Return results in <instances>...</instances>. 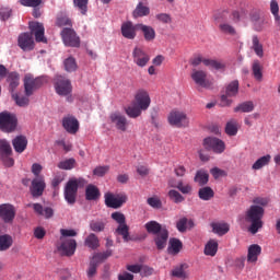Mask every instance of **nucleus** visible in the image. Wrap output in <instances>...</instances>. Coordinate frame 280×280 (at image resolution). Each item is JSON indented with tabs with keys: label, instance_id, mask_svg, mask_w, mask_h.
Wrapping results in <instances>:
<instances>
[{
	"label": "nucleus",
	"instance_id": "obj_16",
	"mask_svg": "<svg viewBox=\"0 0 280 280\" xmlns=\"http://www.w3.org/2000/svg\"><path fill=\"white\" fill-rule=\"evenodd\" d=\"M16 217V209L10 203L0 205V218L5 224H12Z\"/></svg>",
	"mask_w": 280,
	"mask_h": 280
},
{
	"label": "nucleus",
	"instance_id": "obj_23",
	"mask_svg": "<svg viewBox=\"0 0 280 280\" xmlns=\"http://www.w3.org/2000/svg\"><path fill=\"white\" fill-rule=\"evenodd\" d=\"M261 255V246L258 244H252L247 248V264L255 266L259 261V256Z\"/></svg>",
	"mask_w": 280,
	"mask_h": 280
},
{
	"label": "nucleus",
	"instance_id": "obj_62",
	"mask_svg": "<svg viewBox=\"0 0 280 280\" xmlns=\"http://www.w3.org/2000/svg\"><path fill=\"white\" fill-rule=\"evenodd\" d=\"M244 16H246V11L244 10H234L232 12V21H234V23H238V21Z\"/></svg>",
	"mask_w": 280,
	"mask_h": 280
},
{
	"label": "nucleus",
	"instance_id": "obj_21",
	"mask_svg": "<svg viewBox=\"0 0 280 280\" xmlns=\"http://www.w3.org/2000/svg\"><path fill=\"white\" fill-rule=\"evenodd\" d=\"M137 30H139V24L135 25L130 21L122 23L120 27L121 35L128 40L137 38Z\"/></svg>",
	"mask_w": 280,
	"mask_h": 280
},
{
	"label": "nucleus",
	"instance_id": "obj_45",
	"mask_svg": "<svg viewBox=\"0 0 280 280\" xmlns=\"http://www.w3.org/2000/svg\"><path fill=\"white\" fill-rule=\"evenodd\" d=\"M198 196L200 200H209L210 198H213L214 192L211 187H203L199 189Z\"/></svg>",
	"mask_w": 280,
	"mask_h": 280
},
{
	"label": "nucleus",
	"instance_id": "obj_32",
	"mask_svg": "<svg viewBox=\"0 0 280 280\" xmlns=\"http://www.w3.org/2000/svg\"><path fill=\"white\" fill-rule=\"evenodd\" d=\"M183 249V242L177 238H171L168 243V253L170 255H178Z\"/></svg>",
	"mask_w": 280,
	"mask_h": 280
},
{
	"label": "nucleus",
	"instance_id": "obj_60",
	"mask_svg": "<svg viewBox=\"0 0 280 280\" xmlns=\"http://www.w3.org/2000/svg\"><path fill=\"white\" fill-rule=\"evenodd\" d=\"M155 19H158L160 23H166V25H170V23H172V15H170L168 13H160L155 15Z\"/></svg>",
	"mask_w": 280,
	"mask_h": 280
},
{
	"label": "nucleus",
	"instance_id": "obj_33",
	"mask_svg": "<svg viewBox=\"0 0 280 280\" xmlns=\"http://www.w3.org/2000/svg\"><path fill=\"white\" fill-rule=\"evenodd\" d=\"M252 49L255 51L258 58H264V45L259 42V37L254 35L252 37Z\"/></svg>",
	"mask_w": 280,
	"mask_h": 280
},
{
	"label": "nucleus",
	"instance_id": "obj_22",
	"mask_svg": "<svg viewBox=\"0 0 280 280\" xmlns=\"http://www.w3.org/2000/svg\"><path fill=\"white\" fill-rule=\"evenodd\" d=\"M62 126L69 135H75L80 130V121L73 116H66L62 119Z\"/></svg>",
	"mask_w": 280,
	"mask_h": 280
},
{
	"label": "nucleus",
	"instance_id": "obj_50",
	"mask_svg": "<svg viewBox=\"0 0 280 280\" xmlns=\"http://www.w3.org/2000/svg\"><path fill=\"white\" fill-rule=\"evenodd\" d=\"M0 154L1 156L12 154V147L8 140H0Z\"/></svg>",
	"mask_w": 280,
	"mask_h": 280
},
{
	"label": "nucleus",
	"instance_id": "obj_12",
	"mask_svg": "<svg viewBox=\"0 0 280 280\" xmlns=\"http://www.w3.org/2000/svg\"><path fill=\"white\" fill-rule=\"evenodd\" d=\"M55 91L57 95L61 97H67V95H71V91H73V86H71V81H69L65 77H57L55 80Z\"/></svg>",
	"mask_w": 280,
	"mask_h": 280
},
{
	"label": "nucleus",
	"instance_id": "obj_14",
	"mask_svg": "<svg viewBox=\"0 0 280 280\" xmlns=\"http://www.w3.org/2000/svg\"><path fill=\"white\" fill-rule=\"evenodd\" d=\"M152 104V98L150 97V92L148 90H138L135 94V105L139 106L143 110H148Z\"/></svg>",
	"mask_w": 280,
	"mask_h": 280
},
{
	"label": "nucleus",
	"instance_id": "obj_57",
	"mask_svg": "<svg viewBox=\"0 0 280 280\" xmlns=\"http://www.w3.org/2000/svg\"><path fill=\"white\" fill-rule=\"evenodd\" d=\"M147 202L149 207H152L153 209H161V207L163 206L159 197L148 198Z\"/></svg>",
	"mask_w": 280,
	"mask_h": 280
},
{
	"label": "nucleus",
	"instance_id": "obj_1",
	"mask_svg": "<svg viewBox=\"0 0 280 280\" xmlns=\"http://www.w3.org/2000/svg\"><path fill=\"white\" fill-rule=\"evenodd\" d=\"M31 33H22L18 38V45L23 51H32L34 49V34L36 43H47L45 37V26L39 22H31L28 24Z\"/></svg>",
	"mask_w": 280,
	"mask_h": 280
},
{
	"label": "nucleus",
	"instance_id": "obj_9",
	"mask_svg": "<svg viewBox=\"0 0 280 280\" xmlns=\"http://www.w3.org/2000/svg\"><path fill=\"white\" fill-rule=\"evenodd\" d=\"M60 35L66 47H80V36L73 28L63 27Z\"/></svg>",
	"mask_w": 280,
	"mask_h": 280
},
{
	"label": "nucleus",
	"instance_id": "obj_51",
	"mask_svg": "<svg viewBox=\"0 0 280 280\" xmlns=\"http://www.w3.org/2000/svg\"><path fill=\"white\" fill-rule=\"evenodd\" d=\"M74 8L81 11V14H86L89 10V0H73Z\"/></svg>",
	"mask_w": 280,
	"mask_h": 280
},
{
	"label": "nucleus",
	"instance_id": "obj_29",
	"mask_svg": "<svg viewBox=\"0 0 280 280\" xmlns=\"http://www.w3.org/2000/svg\"><path fill=\"white\" fill-rule=\"evenodd\" d=\"M32 207L37 215H43L44 218H51L54 215V209L49 207L43 208L40 203H33Z\"/></svg>",
	"mask_w": 280,
	"mask_h": 280
},
{
	"label": "nucleus",
	"instance_id": "obj_13",
	"mask_svg": "<svg viewBox=\"0 0 280 280\" xmlns=\"http://www.w3.org/2000/svg\"><path fill=\"white\" fill-rule=\"evenodd\" d=\"M108 257H110V252L97 253L92 257L90 267L88 269L89 279H93V277H95V273L97 272V266H100V264H102V261L105 259H108Z\"/></svg>",
	"mask_w": 280,
	"mask_h": 280
},
{
	"label": "nucleus",
	"instance_id": "obj_17",
	"mask_svg": "<svg viewBox=\"0 0 280 280\" xmlns=\"http://www.w3.org/2000/svg\"><path fill=\"white\" fill-rule=\"evenodd\" d=\"M132 58L135 65L137 67H147L148 62H150V55L143 50V48L136 46L132 50Z\"/></svg>",
	"mask_w": 280,
	"mask_h": 280
},
{
	"label": "nucleus",
	"instance_id": "obj_59",
	"mask_svg": "<svg viewBox=\"0 0 280 280\" xmlns=\"http://www.w3.org/2000/svg\"><path fill=\"white\" fill-rule=\"evenodd\" d=\"M62 180H65V173H57L52 178L51 186L56 189V187H58Z\"/></svg>",
	"mask_w": 280,
	"mask_h": 280
},
{
	"label": "nucleus",
	"instance_id": "obj_37",
	"mask_svg": "<svg viewBox=\"0 0 280 280\" xmlns=\"http://www.w3.org/2000/svg\"><path fill=\"white\" fill-rule=\"evenodd\" d=\"M194 180L200 186L207 185L209 183V172L206 170L197 171Z\"/></svg>",
	"mask_w": 280,
	"mask_h": 280
},
{
	"label": "nucleus",
	"instance_id": "obj_43",
	"mask_svg": "<svg viewBox=\"0 0 280 280\" xmlns=\"http://www.w3.org/2000/svg\"><path fill=\"white\" fill-rule=\"evenodd\" d=\"M12 236L4 234L0 235V250H8L12 246Z\"/></svg>",
	"mask_w": 280,
	"mask_h": 280
},
{
	"label": "nucleus",
	"instance_id": "obj_49",
	"mask_svg": "<svg viewBox=\"0 0 280 280\" xmlns=\"http://www.w3.org/2000/svg\"><path fill=\"white\" fill-rule=\"evenodd\" d=\"M56 25L57 27H71L73 23L71 22V19H69V16L60 15L57 18Z\"/></svg>",
	"mask_w": 280,
	"mask_h": 280
},
{
	"label": "nucleus",
	"instance_id": "obj_39",
	"mask_svg": "<svg viewBox=\"0 0 280 280\" xmlns=\"http://www.w3.org/2000/svg\"><path fill=\"white\" fill-rule=\"evenodd\" d=\"M126 115L130 117L131 119H137V117H141V113H143V109H141L140 106H129L125 108Z\"/></svg>",
	"mask_w": 280,
	"mask_h": 280
},
{
	"label": "nucleus",
	"instance_id": "obj_25",
	"mask_svg": "<svg viewBox=\"0 0 280 280\" xmlns=\"http://www.w3.org/2000/svg\"><path fill=\"white\" fill-rule=\"evenodd\" d=\"M12 145L19 154H23L27 149V138L25 136H18L12 140Z\"/></svg>",
	"mask_w": 280,
	"mask_h": 280
},
{
	"label": "nucleus",
	"instance_id": "obj_47",
	"mask_svg": "<svg viewBox=\"0 0 280 280\" xmlns=\"http://www.w3.org/2000/svg\"><path fill=\"white\" fill-rule=\"evenodd\" d=\"M225 132L229 137H235V135H237V120L228 121Z\"/></svg>",
	"mask_w": 280,
	"mask_h": 280
},
{
	"label": "nucleus",
	"instance_id": "obj_6",
	"mask_svg": "<svg viewBox=\"0 0 280 280\" xmlns=\"http://www.w3.org/2000/svg\"><path fill=\"white\" fill-rule=\"evenodd\" d=\"M18 124L19 119H16V115L8 112L0 113V130L2 132H14Z\"/></svg>",
	"mask_w": 280,
	"mask_h": 280
},
{
	"label": "nucleus",
	"instance_id": "obj_34",
	"mask_svg": "<svg viewBox=\"0 0 280 280\" xmlns=\"http://www.w3.org/2000/svg\"><path fill=\"white\" fill-rule=\"evenodd\" d=\"M211 229L217 235H226V232L230 231L229 223L222 222L211 223Z\"/></svg>",
	"mask_w": 280,
	"mask_h": 280
},
{
	"label": "nucleus",
	"instance_id": "obj_15",
	"mask_svg": "<svg viewBox=\"0 0 280 280\" xmlns=\"http://www.w3.org/2000/svg\"><path fill=\"white\" fill-rule=\"evenodd\" d=\"M109 121L120 132H126V130H128V118H126L121 112H113L109 115Z\"/></svg>",
	"mask_w": 280,
	"mask_h": 280
},
{
	"label": "nucleus",
	"instance_id": "obj_31",
	"mask_svg": "<svg viewBox=\"0 0 280 280\" xmlns=\"http://www.w3.org/2000/svg\"><path fill=\"white\" fill-rule=\"evenodd\" d=\"M100 188L97 186L90 184L85 188V198L86 200H97L100 198Z\"/></svg>",
	"mask_w": 280,
	"mask_h": 280
},
{
	"label": "nucleus",
	"instance_id": "obj_38",
	"mask_svg": "<svg viewBox=\"0 0 280 280\" xmlns=\"http://www.w3.org/2000/svg\"><path fill=\"white\" fill-rule=\"evenodd\" d=\"M218 253V241L210 240L205 246V255L209 257H215Z\"/></svg>",
	"mask_w": 280,
	"mask_h": 280
},
{
	"label": "nucleus",
	"instance_id": "obj_61",
	"mask_svg": "<svg viewBox=\"0 0 280 280\" xmlns=\"http://www.w3.org/2000/svg\"><path fill=\"white\" fill-rule=\"evenodd\" d=\"M112 218L115 220V222H117V224H126V215H124V213L121 212H114L112 213Z\"/></svg>",
	"mask_w": 280,
	"mask_h": 280
},
{
	"label": "nucleus",
	"instance_id": "obj_8",
	"mask_svg": "<svg viewBox=\"0 0 280 280\" xmlns=\"http://www.w3.org/2000/svg\"><path fill=\"white\" fill-rule=\"evenodd\" d=\"M167 119L168 124L176 128H187V126H189V118H187L185 112L174 109L170 113Z\"/></svg>",
	"mask_w": 280,
	"mask_h": 280
},
{
	"label": "nucleus",
	"instance_id": "obj_28",
	"mask_svg": "<svg viewBox=\"0 0 280 280\" xmlns=\"http://www.w3.org/2000/svg\"><path fill=\"white\" fill-rule=\"evenodd\" d=\"M271 159H272V156L270 154L259 158L252 165V170L254 172H258V170H264V167H266V165H270Z\"/></svg>",
	"mask_w": 280,
	"mask_h": 280
},
{
	"label": "nucleus",
	"instance_id": "obj_4",
	"mask_svg": "<svg viewBox=\"0 0 280 280\" xmlns=\"http://www.w3.org/2000/svg\"><path fill=\"white\" fill-rule=\"evenodd\" d=\"M144 229L152 235H156L155 245L159 250H163V248L167 246L170 233L167 232V229L161 226V223L156 221H149L145 223Z\"/></svg>",
	"mask_w": 280,
	"mask_h": 280
},
{
	"label": "nucleus",
	"instance_id": "obj_56",
	"mask_svg": "<svg viewBox=\"0 0 280 280\" xmlns=\"http://www.w3.org/2000/svg\"><path fill=\"white\" fill-rule=\"evenodd\" d=\"M21 5H24V8H38L40 3H43V0H19Z\"/></svg>",
	"mask_w": 280,
	"mask_h": 280
},
{
	"label": "nucleus",
	"instance_id": "obj_63",
	"mask_svg": "<svg viewBox=\"0 0 280 280\" xmlns=\"http://www.w3.org/2000/svg\"><path fill=\"white\" fill-rule=\"evenodd\" d=\"M210 174L213 176V178L218 179V178H222V176H226V172L219 168V167H213L212 170H210Z\"/></svg>",
	"mask_w": 280,
	"mask_h": 280
},
{
	"label": "nucleus",
	"instance_id": "obj_2",
	"mask_svg": "<svg viewBox=\"0 0 280 280\" xmlns=\"http://www.w3.org/2000/svg\"><path fill=\"white\" fill-rule=\"evenodd\" d=\"M45 82H46L45 78L34 79V75L26 74L24 78L25 94L24 95L19 93L12 94V97L15 104L20 107L30 106L31 95H34V91H36V89H40V86H43Z\"/></svg>",
	"mask_w": 280,
	"mask_h": 280
},
{
	"label": "nucleus",
	"instance_id": "obj_53",
	"mask_svg": "<svg viewBox=\"0 0 280 280\" xmlns=\"http://www.w3.org/2000/svg\"><path fill=\"white\" fill-rule=\"evenodd\" d=\"M59 170H73L75 167V160L68 159L58 163Z\"/></svg>",
	"mask_w": 280,
	"mask_h": 280
},
{
	"label": "nucleus",
	"instance_id": "obj_40",
	"mask_svg": "<svg viewBox=\"0 0 280 280\" xmlns=\"http://www.w3.org/2000/svg\"><path fill=\"white\" fill-rule=\"evenodd\" d=\"M148 14H150V8H148L147 5H143V3L141 2L138 3V5L133 11V18L139 19L141 16H148Z\"/></svg>",
	"mask_w": 280,
	"mask_h": 280
},
{
	"label": "nucleus",
	"instance_id": "obj_41",
	"mask_svg": "<svg viewBox=\"0 0 280 280\" xmlns=\"http://www.w3.org/2000/svg\"><path fill=\"white\" fill-rule=\"evenodd\" d=\"M206 67H209L210 69H215L217 71H220L226 67V63L222 60H215V59H209L206 60Z\"/></svg>",
	"mask_w": 280,
	"mask_h": 280
},
{
	"label": "nucleus",
	"instance_id": "obj_48",
	"mask_svg": "<svg viewBox=\"0 0 280 280\" xmlns=\"http://www.w3.org/2000/svg\"><path fill=\"white\" fill-rule=\"evenodd\" d=\"M63 67L66 71L71 73L78 69V63L75 62V59L73 57H69L63 61Z\"/></svg>",
	"mask_w": 280,
	"mask_h": 280
},
{
	"label": "nucleus",
	"instance_id": "obj_24",
	"mask_svg": "<svg viewBox=\"0 0 280 280\" xmlns=\"http://www.w3.org/2000/svg\"><path fill=\"white\" fill-rule=\"evenodd\" d=\"M168 186L173 187L174 189H178V191H180V194L184 195H191V191H194V187L190 186V184H184L183 180H178L176 183V179H171L168 182Z\"/></svg>",
	"mask_w": 280,
	"mask_h": 280
},
{
	"label": "nucleus",
	"instance_id": "obj_46",
	"mask_svg": "<svg viewBox=\"0 0 280 280\" xmlns=\"http://www.w3.org/2000/svg\"><path fill=\"white\" fill-rule=\"evenodd\" d=\"M168 198L175 202V205H179V202H185V197L180 195V192L176 189H171L168 191Z\"/></svg>",
	"mask_w": 280,
	"mask_h": 280
},
{
	"label": "nucleus",
	"instance_id": "obj_36",
	"mask_svg": "<svg viewBox=\"0 0 280 280\" xmlns=\"http://www.w3.org/2000/svg\"><path fill=\"white\" fill-rule=\"evenodd\" d=\"M255 110V103L252 101L243 102L234 108V113H253Z\"/></svg>",
	"mask_w": 280,
	"mask_h": 280
},
{
	"label": "nucleus",
	"instance_id": "obj_10",
	"mask_svg": "<svg viewBox=\"0 0 280 280\" xmlns=\"http://www.w3.org/2000/svg\"><path fill=\"white\" fill-rule=\"evenodd\" d=\"M240 92V81L235 80L228 84L225 94L221 96V106H231L233 100L229 97H235Z\"/></svg>",
	"mask_w": 280,
	"mask_h": 280
},
{
	"label": "nucleus",
	"instance_id": "obj_44",
	"mask_svg": "<svg viewBox=\"0 0 280 280\" xmlns=\"http://www.w3.org/2000/svg\"><path fill=\"white\" fill-rule=\"evenodd\" d=\"M90 229L94 233H102V231L106 229V223H104V221L93 220L90 222Z\"/></svg>",
	"mask_w": 280,
	"mask_h": 280
},
{
	"label": "nucleus",
	"instance_id": "obj_30",
	"mask_svg": "<svg viewBox=\"0 0 280 280\" xmlns=\"http://www.w3.org/2000/svg\"><path fill=\"white\" fill-rule=\"evenodd\" d=\"M7 82L9 83V91L13 94L16 86L21 84V78L19 77V73L11 72L8 74Z\"/></svg>",
	"mask_w": 280,
	"mask_h": 280
},
{
	"label": "nucleus",
	"instance_id": "obj_19",
	"mask_svg": "<svg viewBox=\"0 0 280 280\" xmlns=\"http://www.w3.org/2000/svg\"><path fill=\"white\" fill-rule=\"evenodd\" d=\"M47 187V184L45 183V176H37L32 180V185L30 188V191L32 194L33 198H40L43 196V192L45 191V188Z\"/></svg>",
	"mask_w": 280,
	"mask_h": 280
},
{
	"label": "nucleus",
	"instance_id": "obj_3",
	"mask_svg": "<svg viewBox=\"0 0 280 280\" xmlns=\"http://www.w3.org/2000/svg\"><path fill=\"white\" fill-rule=\"evenodd\" d=\"M264 213L266 210L259 206H250L245 211V221L249 224L248 231L252 235H257L264 229Z\"/></svg>",
	"mask_w": 280,
	"mask_h": 280
},
{
	"label": "nucleus",
	"instance_id": "obj_35",
	"mask_svg": "<svg viewBox=\"0 0 280 280\" xmlns=\"http://www.w3.org/2000/svg\"><path fill=\"white\" fill-rule=\"evenodd\" d=\"M84 244L88 248H91V250H96V248H100V238L97 235L91 233L85 237Z\"/></svg>",
	"mask_w": 280,
	"mask_h": 280
},
{
	"label": "nucleus",
	"instance_id": "obj_64",
	"mask_svg": "<svg viewBox=\"0 0 280 280\" xmlns=\"http://www.w3.org/2000/svg\"><path fill=\"white\" fill-rule=\"evenodd\" d=\"M1 160L5 167H12V165H14V159H12V154L1 155Z\"/></svg>",
	"mask_w": 280,
	"mask_h": 280
},
{
	"label": "nucleus",
	"instance_id": "obj_26",
	"mask_svg": "<svg viewBox=\"0 0 280 280\" xmlns=\"http://www.w3.org/2000/svg\"><path fill=\"white\" fill-rule=\"evenodd\" d=\"M252 73L257 82H261L264 80V66H261V62H259V60L253 61Z\"/></svg>",
	"mask_w": 280,
	"mask_h": 280
},
{
	"label": "nucleus",
	"instance_id": "obj_58",
	"mask_svg": "<svg viewBox=\"0 0 280 280\" xmlns=\"http://www.w3.org/2000/svg\"><path fill=\"white\" fill-rule=\"evenodd\" d=\"M253 203L252 207H261L264 209V207L268 206V198L256 197L253 199Z\"/></svg>",
	"mask_w": 280,
	"mask_h": 280
},
{
	"label": "nucleus",
	"instance_id": "obj_20",
	"mask_svg": "<svg viewBox=\"0 0 280 280\" xmlns=\"http://www.w3.org/2000/svg\"><path fill=\"white\" fill-rule=\"evenodd\" d=\"M191 80L200 89H209V80L207 79V72L203 70L194 69L190 74Z\"/></svg>",
	"mask_w": 280,
	"mask_h": 280
},
{
	"label": "nucleus",
	"instance_id": "obj_52",
	"mask_svg": "<svg viewBox=\"0 0 280 280\" xmlns=\"http://www.w3.org/2000/svg\"><path fill=\"white\" fill-rule=\"evenodd\" d=\"M207 60H209V58H205L202 55H195L190 59V65L191 67H200V65H205V67H207Z\"/></svg>",
	"mask_w": 280,
	"mask_h": 280
},
{
	"label": "nucleus",
	"instance_id": "obj_11",
	"mask_svg": "<svg viewBox=\"0 0 280 280\" xmlns=\"http://www.w3.org/2000/svg\"><path fill=\"white\" fill-rule=\"evenodd\" d=\"M203 148L214 152V154H222L226 150V144L219 138L208 137L203 139Z\"/></svg>",
	"mask_w": 280,
	"mask_h": 280
},
{
	"label": "nucleus",
	"instance_id": "obj_18",
	"mask_svg": "<svg viewBox=\"0 0 280 280\" xmlns=\"http://www.w3.org/2000/svg\"><path fill=\"white\" fill-rule=\"evenodd\" d=\"M60 246L58 247V250L66 255L67 257H71V255H74L75 248H78V243L73 238H65L60 237Z\"/></svg>",
	"mask_w": 280,
	"mask_h": 280
},
{
	"label": "nucleus",
	"instance_id": "obj_7",
	"mask_svg": "<svg viewBox=\"0 0 280 280\" xmlns=\"http://www.w3.org/2000/svg\"><path fill=\"white\" fill-rule=\"evenodd\" d=\"M128 201V196L126 194H113V192H106L105 194V205L106 207H109L110 209H119L120 207H124L126 202Z\"/></svg>",
	"mask_w": 280,
	"mask_h": 280
},
{
	"label": "nucleus",
	"instance_id": "obj_42",
	"mask_svg": "<svg viewBox=\"0 0 280 280\" xmlns=\"http://www.w3.org/2000/svg\"><path fill=\"white\" fill-rule=\"evenodd\" d=\"M220 32L222 34H228L229 36H235L237 34V31H235V27L231 25L229 22H223L219 25Z\"/></svg>",
	"mask_w": 280,
	"mask_h": 280
},
{
	"label": "nucleus",
	"instance_id": "obj_5",
	"mask_svg": "<svg viewBox=\"0 0 280 280\" xmlns=\"http://www.w3.org/2000/svg\"><path fill=\"white\" fill-rule=\"evenodd\" d=\"M86 182L84 178L72 177L66 184L63 196L68 205H75V198H78V187H84Z\"/></svg>",
	"mask_w": 280,
	"mask_h": 280
},
{
	"label": "nucleus",
	"instance_id": "obj_54",
	"mask_svg": "<svg viewBox=\"0 0 280 280\" xmlns=\"http://www.w3.org/2000/svg\"><path fill=\"white\" fill-rule=\"evenodd\" d=\"M116 232L118 233V235L122 236V240H125V242H128L130 234L128 232V225L126 223L118 225Z\"/></svg>",
	"mask_w": 280,
	"mask_h": 280
},
{
	"label": "nucleus",
	"instance_id": "obj_27",
	"mask_svg": "<svg viewBox=\"0 0 280 280\" xmlns=\"http://www.w3.org/2000/svg\"><path fill=\"white\" fill-rule=\"evenodd\" d=\"M138 30H141L144 39L149 43L156 38V32L152 28V26H148L145 24H138Z\"/></svg>",
	"mask_w": 280,
	"mask_h": 280
},
{
	"label": "nucleus",
	"instance_id": "obj_55",
	"mask_svg": "<svg viewBox=\"0 0 280 280\" xmlns=\"http://www.w3.org/2000/svg\"><path fill=\"white\" fill-rule=\"evenodd\" d=\"M109 171H110V166L108 165L96 166L93 170V174L94 176H98L100 178H102L103 176H106V174H108Z\"/></svg>",
	"mask_w": 280,
	"mask_h": 280
}]
</instances>
